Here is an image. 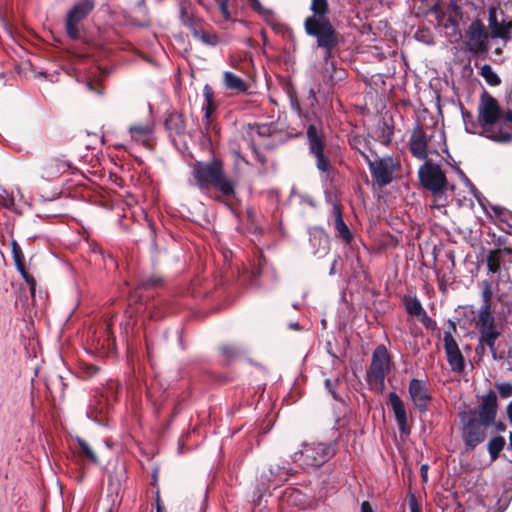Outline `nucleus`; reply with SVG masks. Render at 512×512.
I'll return each mask as SVG.
<instances>
[{"mask_svg":"<svg viewBox=\"0 0 512 512\" xmlns=\"http://www.w3.org/2000/svg\"><path fill=\"white\" fill-rule=\"evenodd\" d=\"M488 23L490 31H493V29L496 28V26L499 24V21L497 19V8L490 7L488 10Z\"/></svg>","mask_w":512,"mask_h":512,"instance_id":"obj_34","label":"nucleus"},{"mask_svg":"<svg viewBox=\"0 0 512 512\" xmlns=\"http://www.w3.org/2000/svg\"><path fill=\"white\" fill-rule=\"evenodd\" d=\"M481 289H482V305L491 306V301H492V297H493L492 282L489 280L482 281Z\"/></svg>","mask_w":512,"mask_h":512,"instance_id":"obj_30","label":"nucleus"},{"mask_svg":"<svg viewBox=\"0 0 512 512\" xmlns=\"http://www.w3.org/2000/svg\"><path fill=\"white\" fill-rule=\"evenodd\" d=\"M391 360L389 353L384 345L375 348L372 354L370 368L367 371V380L375 389L382 391L384 381L390 371Z\"/></svg>","mask_w":512,"mask_h":512,"instance_id":"obj_4","label":"nucleus"},{"mask_svg":"<svg viewBox=\"0 0 512 512\" xmlns=\"http://www.w3.org/2000/svg\"><path fill=\"white\" fill-rule=\"evenodd\" d=\"M505 444H506V441H505L504 437H502V436H496L488 442L487 448H488V452L490 454L492 461H494L498 458V456H499L500 452L503 450Z\"/></svg>","mask_w":512,"mask_h":512,"instance_id":"obj_28","label":"nucleus"},{"mask_svg":"<svg viewBox=\"0 0 512 512\" xmlns=\"http://www.w3.org/2000/svg\"><path fill=\"white\" fill-rule=\"evenodd\" d=\"M466 131L474 133V131L471 129V127L468 125L467 122H465Z\"/></svg>","mask_w":512,"mask_h":512,"instance_id":"obj_51","label":"nucleus"},{"mask_svg":"<svg viewBox=\"0 0 512 512\" xmlns=\"http://www.w3.org/2000/svg\"><path fill=\"white\" fill-rule=\"evenodd\" d=\"M480 75L484 78V80L486 81V83L489 85V86H492V87H495V86H499L501 84V79L500 77L498 76V74L493 70V68L491 67V65L489 64H484L481 68H480Z\"/></svg>","mask_w":512,"mask_h":512,"instance_id":"obj_27","label":"nucleus"},{"mask_svg":"<svg viewBox=\"0 0 512 512\" xmlns=\"http://www.w3.org/2000/svg\"><path fill=\"white\" fill-rule=\"evenodd\" d=\"M221 350L227 357H232L235 354V349L232 346H223Z\"/></svg>","mask_w":512,"mask_h":512,"instance_id":"obj_39","label":"nucleus"},{"mask_svg":"<svg viewBox=\"0 0 512 512\" xmlns=\"http://www.w3.org/2000/svg\"><path fill=\"white\" fill-rule=\"evenodd\" d=\"M488 271L498 273L503 261L502 252L500 250H490L486 256Z\"/></svg>","mask_w":512,"mask_h":512,"instance_id":"obj_26","label":"nucleus"},{"mask_svg":"<svg viewBox=\"0 0 512 512\" xmlns=\"http://www.w3.org/2000/svg\"><path fill=\"white\" fill-rule=\"evenodd\" d=\"M333 213L335 217L334 228L337 231L338 236L342 238L345 243L349 244L352 241L353 236L342 218V213L338 205H334Z\"/></svg>","mask_w":512,"mask_h":512,"instance_id":"obj_21","label":"nucleus"},{"mask_svg":"<svg viewBox=\"0 0 512 512\" xmlns=\"http://www.w3.org/2000/svg\"><path fill=\"white\" fill-rule=\"evenodd\" d=\"M335 265H336V260L333 262V264H332V266H331L330 274H333V273H334Z\"/></svg>","mask_w":512,"mask_h":512,"instance_id":"obj_52","label":"nucleus"},{"mask_svg":"<svg viewBox=\"0 0 512 512\" xmlns=\"http://www.w3.org/2000/svg\"><path fill=\"white\" fill-rule=\"evenodd\" d=\"M459 176L466 182V184L471 188V190H475L474 186L469 182L467 177L464 175V173L461 170H457Z\"/></svg>","mask_w":512,"mask_h":512,"instance_id":"obj_45","label":"nucleus"},{"mask_svg":"<svg viewBox=\"0 0 512 512\" xmlns=\"http://www.w3.org/2000/svg\"><path fill=\"white\" fill-rule=\"evenodd\" d=\"M191 31L193 33V36L197 40L201 41L202 43L207 44V45H216L217 44L216 35L203 31L200 28V24H198L196 27H194Z\"/></svg>","mask_w":512,"mask_h":512,"instance_id":"obj_29","label":"nucleus"},{"mask_svg":"<svg viewBox=\"0 0 512 512\" xmlns=\"http://www.w3.org/2000/svg\"><path fill=\"white\" fill-rule=\"evenodd\" d=\"M407 312L416 317L422 316L423 323L426 321H430V318L427 317L425 310L423 309L420 301L417 298H409L405 303Z\"/></svg>","mask_w":512,"mask_h":512,"instance_id":"obj_24","label":"nucleus"},{"mask_svg":"<svg viewBox=\"0 0 512 512\" xmlns=\"http://www.w3.org/2000/svg\"><path fill=\"white\" fill-rule=\"evenodd\" d=\"M419 178L422 185L430 190L435 198H441L444 190L448 188L445 173L439 165L426 161L419 168Z\"/></svg>","mask_w":512,"mask_h":512,"instance_id":"obj_7","label":"nucleus"},{"mask_svg":"<svg viewBox=\"0 0 512 512\" xmlns=\"http://www.w3.org/2000/svg\"><path fill=\"white\" fill-rule=\"evenodd\" d=\"M218 3L219 10L226 21L231 20V13L229 11L230 0H215Z\"/></svg>","mask_w":512,"mask_h":512,"instance_id":"obj_33","label":"nucleus"},{"mask_svg":"<svg viewBox=\"0 0 512 512\" xmlns=\"http://www.w3.org/2000/svg\"><path fill=\"white\" fill-rule=\"evenodd\" d=\"M461 436L465 445L473 449L482 443L487 436L489 424L475 418L474 413H461Z\"/></svg>","mask_w":512,"mask_h":512,"instance_id":"obj_5","label":"nucleus"},{"mask_svg":"<svg viewBox=\"0 0 512 512\" xmlns=\"http://www.w3.org/2000/svg\"><path fill=\"white\" fill-rule=\"evenodd\" d=\"M444 350L447 362L453 372L460 373L465 368L464 357L458 347L456 340L452 335V331L444 332Z\"/></svg>","mask_w":512,"mask_h":512,"instance_id":"obj_14","label":"nucleus"},{"mask_svg":"<svg viewBox=\"0 0 512 512\" xmlns=\"http://www.w3.org/2000/svg\"><path fill=\"white\" fill-rule=\"evenodd\" d=\"M192 175L202 190L213 185L224 195H231L234 192V184L224 175L222 162L218 159L206 163L196 162L192 167Z\"/></svg>","mask_w":512,"mask_h":512,"instance_id":"obj_3","label":"nucleus"},{"mask_svg":"<svg viewBox=\"0 0 512 512\" xmlns=\"http://www.w3.org/2000/svg\"><path fill=\"white\" fill-rule=\"evenodd\" d=\"M101 413L102 409L98 411L96 408H90V410L87 412V416L97 423H103V418L99 417V414Z\"/></svg>","mask_w":512,"mask_h":512,"instance_id":"obj_35","label":"nucleus"},{"mask_svg":"<svg viewBox=\"0 0 512 512\" xmlns=\"http://www.w3.org/2000/svg\"><path fill=\"white\" fill-rule=\"evenodd\" d=\"M3 205L7 208V209H11V210H15V204H14V199L11 198V197H8V198H4L3 199Z\"/></svg>","mask_w":512,"mask_h":512,"instance_id":"obj_40","label":"nucleus"},{"mask_svg":"<svg viewBox=\"0 0 512 512\" xmlns=\"http://www.w3.org/2000/svg\"><path fill=\"white\" fill-rule=\"evenodd\" d=\"M493 425L498 432H504L506 430V425L503 422H494Z\"/></svg>","mask_w":512,"mask_h":512,"instance_id":"obj_44","label":"nucleus"},{"mask_svg":"<svg viewBox=\"0 0 512 512\" xmlns=\"http://www.w3.org/2000/svg\"><path fill=\"white\" fill-rule=\"evenodd\" d=\"M154 130V124L151 120L144 123L134 124L129 127L131 138L137 142H144L150 138Z\"/></svg>","mask_w":512,"mask_h":512,"instance_id":"obj_19","label":"nucleus"},{"mask_svg":"<svg viewBox=\"0 0 512 512\" xmlns=\"http://www.w3.org/2000/svg\"><path fill=\"white\" fill-rule=\"evenodd\" d=\"M390 405L395 414L396 422L398 424L399 430L402 433L407 432V413L405 406L400 399V397L395 392H390L388 395Z\"/></svg>","mask_w":512,"mask_h":512,"instance_id":"obj_17","label":"nucleus"},{"mask_svg":"<svg viewBox=\"0 0 512 512\" xmlns=\"http://www.w3.org/2000/svg\"><path fill=\"white\" fill-rule=\"evenodd\" d=\"M495 387L502 398H509L512 396V383L500 382L496 383Z\"/></svg>","mask_w":512,"mask_h":512,"instance_id":"obj_32","label":"nucleus"},{"mask_svg":"<svg viewBox=\"0 0 512 512\" xmlns=\"http://www.w3.org/2000/svg\"><path fill=\"white\" fill-rule=\"evenodd\" d=\"M409 144L410 151L414 157L420 160H425L427 158L428 137L422 128L416 127L413 130Z\"/></svg>","mask_w":512,"mask_h":512,"instance_id":"obj_16","label":"nucleus"},{"mask_svg":"<svg viewBox=\"0 0 512 512\" xmlns=\"http://www.w3.org/2000/svg\"><path fill=\"white\" fill-rule=\"evenodd\" d=\"M451 329H452L453 332H455L456 331L455 325H451Z\"/></svg>","mask_w":512,"mask_h":512,"instance_id":"obj_56","label":"nucleus"},{"mask_svg":"<svg viewBox=\"0 0 512 512\" xmlns=\"http://www.w3.org/2000/svg\"><path fill=\"white\" fill-rule=\"evenodd\" d=\"M93 7L94 3L92 0H83L75 4L68 12L65 22V30L71 39L77 40L81 37V22L92 11Z\"/></svg>","mask_w":512,"mask_h":512,"instance_id":"obj_11","label":"nucleus"},{"mask_svg":"<svg viewBox=\"0 0 512 512\" xmlns=\"http://www.w3.org/2000/svg\"><path fill=\"white\" fill-rule=\"evenodd\" d=\"M502 120V111L498 101L489 93L483 92L478 105V121L482 127L481 134L500 143L512 141V133L503 129H496Z\"/></svg>","mask_w":512,"mask_h":512,"instance_id":"obj_2","label":"nucleus"},{"mask_svg":"<svg viewBox=\"0 0 512 512\" xmlns=\"http://www.w3.org/2000/svg\"><path fill=\"white\" fill-rule=\"evenodd\" d=\"M361 512H374L370 503L367 501L362 502L361 504Z\"/></svg>","mask_w":512,"mask_h":512,"instance_id":"obj_42","label":"nucleus"},{"mask_svg":"<svg viewBox=\"0 0 512 512\" xmlns=\"http://www.w3.org/2000/svg\"><path fill=\"white\" fill-rule=\"evenodd\" d=\"M157 512H161V510H160V507H159V506H158V510H157Z\"/></svg>","mask_w":512,"mask_h":512,"instance_id":"obj_60","label":"nucleus"},{"mask_svg":"<svg viewBox=\"0 0 512 512\" xmlns=\"http://www.w3.org/2000/svg\"><path fill=\"white\" fill-rule=\"evenodd\" d=\"M337 383H338V380L332 381L330 379H327L325 381L326 388L329 390V392L332 394L333 398L336 399V400L339 399L337 394H336V392H335V386H336Z\"/></svg>","mask_w":512,"mask_h":512,"instance_id":"obj_36","label":"nucleus"},{"mask_svg":"<svg viewBox=\"0 0 512 512\" xmlns=\"http://www.w3.org/2000/svg\"><path fill=\"white\" fill-rule=\"evenodd\" d=\"M511 30L512 22L502 20L501 22H499L496 28L493 29V31H490V37L492 39H502L504 41V44H506L510 38Z\"/></svg>","mask_w":512,"mask_h":512,"instance_id":"obj_23","label":"nucleus"},{"mask_svg":"<svg viewBox=\"0 0 512 512\" xmlns=\"http://www.w3.org/2000/svg\"><path fill=\"white\" fill-rule=\"evenodd\" d=\"M330 66H331V68H332L333 70H336V69H335V65H334V63H330ZM335 72L337 73V71H335Z\"/></svg>","mask_w":512,"mask_h":512,"instance_id":"obj_54","label":"nucleus"},{"mask_svg":"<svg viewBox=\"0 0 512 512\" xmlns=\"http://www.w3.org/2000/svg\"><path fill=\"white\" fill-rule=\"evenodd\" d=\"M297 326H298L297 323L291 325V327H297Z\"/></svg>","mask_w":512,"mask_h":512,"instance_id":"obj_58","label":"nucleus"},{"mask_svg":"<svg viewBox=\"0 0 512 512\" xmlns=\"http://www.w3.org/2000/svg\"><path fill=\"white\" fill-rule=\"evenodd\" d=\"M252 7L256 10L260 8V3L258 0H251Z\"/></svg>","mask_w":512,"mask_h":512,"instance_id":"obj_47","label":"nucleus"},{"mask_svg":"<svg viewBox=\"0 0 512 512\" xmlns=\"http://www.w3.org/2000/svg\"><path fill=\"white\" fill-rule=\"evenodd\" d=\"M181 449H182V444H181V442H179V450H181Z\"/></svg>","mask_w":512,"mask_h":512,"instance_id":"obj_59","label":"nucleus"},{"mask_svg":"<svg viewBox=\"0 0 512 512\" xmlns=\"http://www.w3.org/2000/svg\"><path fill=\"white\" fill-rule=\"evenodd\" d=\"M497 54L501 53V50L500 49H496L495 51Z\"/></svg>","mask_w":512,"mask_h":512,"instance_id":"obj_57","label":"nucleus"},{"mask_svg":"<svg viewBox=\"0 0 512 512\" xmlns=\"http://www.w3.org/2000/svg\"><path fill=\"white\" fill-rule=\"evenodd\" d=\"M203 95H204L203 110L205 111L204 118L208 123L210 121V117H211L212 113L216 109V104L214 102V92L210 85L206 84L204 86Z\"/></svg>","mask_w":512,"mask_h":512,"instance_id":"obj_22","label":"nucleus"},{"mask_svg":"<svg viewBox=\"0 0 512 512\" xmlns=\"http://www.w3.org/2000/svg\"><path fill=\"white\" fill-rule=\"evenodd\" d=\"M409 509L410 512H421L420 506L413 495L409 499Z\"/></svg>","mask_w":512,"mask_h":512,"instance_id":"obj_37","label":"nucleus"},{"mask_svg":"<svg viewBox=\"0 0 512 512\" xmlns=\"http://www.w3.org/2000/svg\"><path fill=\"white\" fill-rule=\"evenodd\" d=\"M77 441H78V444H79L83 454L93 463H97L98 458H97L96 454L94 453V451L92 450V448L89 446V444L80 438H78Z\"/></svg>","mask_w":512,"mask_h":512,"instance_id":"obj_31","label":"nucleus"},{"mask_svg":"<svg viewBox=\"0 0 512 512\" xmlns=\"http://www.w3.org/2000/svg\"><path fill=\"white\" fill-rule=\"evenodd\" d=\"M334 452V447L330 443L305 444L300 452L295 453L294 460L302 459V465L317 468L327 462Z\"/></svg>","mask_w":512,"mask_h":512,"instance_id":"obj_6","label":"nucleus"},{"mask_svg":"<svg viewBox=\"0 0 512 512\" xmlns=\"http://www.w3.org/2000/svg\"><path fill=\"white\" fill-rule=\"evenodd\" d=\"M409 395L414 406L420 411L427 410L430 395L427 390L426 383L419 379H412L409 383Z\"/></svg>","mask_w":512,"mask_h":512,"instance_id":"obj_15","label":"nucleus"},{"mask_svg":"<svg viewBox=\"0 0 512 512\" xmlns=\"http://www.w3.org/2000/svg\"><path fill=\"white\" fill-rule=\"evenodd\" d=\"M310 10L312 15L304 21L305 31L308 35L317 39L319 47L328 51L327 60L331 50L337 45L335 30L327 17L329 12L328 1L311 0Z\"/></svg>","mask_w":512,"mask_h":512,"instance_id":"obj_1","label":"nucleus"},{"mask_svg":"<svg viewBox=\"0 0 512 512\" xmlns=\"http://www.w3.org/2000/svg\"><path fill=\"white\" fill-rule=\"evenodd\" d=\"M307 138L310 152L315 156L317 160V168L322 172L328 171L329 161L324 155V142L320 131L315 125H310L307 128Z\"/></svg>","mask_w":512,"mask_h":512,"instance_id":"obj_13","label":"nucleus"},{"mask_svg":"<svg viewBox=\"0 0 512 512\" xmlns=\"http://www.w3.org/2000/svg\"><path fill=\"white\" fill-rule=\"evenodd\" d=\"M272 131V127L267 124L260 125L257 129L259 135L266 136L269 135Z\"/></svg>","mask_w":512,"mask_h":512,"instance_id":"obj_38","label":"nucleus"},{"mask_svg":"<svg viewBox=\"0 0 512 512\" xmlns=\"http://www.w3.org/2000/svg\"><path fill=\"white\" fill-rule=\"evenodd\" d=\"M180 19L183 25L188 27L190 30H192L194 27H196L199 24V21L194 18L191 10L190 5L186 2H182L180 6Z\"/></svg>","mask_w":512,"mask_h":512,"instance_id":"obj_25","label":"nucleus"},{"mask_svg":"<svg viewBox=\"0 0 512 512\" xmlns=\"http://www.w3.org/2000/svg\"><path fill=\"white\" fill-rule=\"evenodd\" d=\"M502 119L504 120V122L512 123V112L507 111L505 114H502Z\"/></svg>","mask_w":512,"mask_h":512,"instance_id":"obj_46","label":"nucleus"},{"mask_svg":"<svg viewBox=\"0 0 512 512\" xmlns=\"http://www.w3.org/2000/svg\"><path fill=\"white\" fill-rule=\"evenodd\" d=\"M339 73H340V75H339L337 78H338V79H341L342 74H344V72H343V71H340Z\"/></svg>","mask_w":512,"mask_h":512,"instance_id":"obj_55","label":"nucleus"},{"mask_svg":"<svg viewBox=\"0 0 512 512\" xmlns=\"http://www.w3.org/2000/svg\"><path fill=\"white\" fill-rule=\"evenodd\" d=\"M157 283H158V280H148V281H146V282H143V283H142V285H143V286H147V285H150V284H151V285H155V284H157Z\"/></svg>","mask_w":512,"mask_h":512,"instance_id":"obj_48","label":"nucleus"},{"mask_svg":"<svg viewBox=\"0 0 512 512\" xmlns=\"http://www.w3.org/2000/svg\"><path fill=\"white\" fill-rule=\"evenodd\" d=\"M497 410V395L491 390L480 398V404L476 410L465 411V413H474L476 419H480L491 426L496 420Z\"/></svg>","mask_w":512,"mask_h":512,"instance_id":"obj_12","label":"nucleus"},{"mask_svg":"<svg viewBox=\"0 0 512 512\" xmlns=\"http://www.w3.org/2000/svg\"><path fill=\"white\" fill-rule=\"evenodd\" d=\"M478 506H479V508H480V511H479V512H482V511H484V510H485V506H484L481 502L479 503V505H478Z\"/></svg>","mask_w":512,"mask_h":512,"instance_id":"obj_53","label":"nucleus"},{"mask_svg":"<svg viewBox=\"0 0 512 512\" xmlns=\"http://www.w3.org/2000/svg\"><path fill=\"white\" fill-rule=\"evenodd\" d=\"M506 413L510 424L512 425V401L506 407Z\"/></svg>","mask_w":512,"mask_h":512,"instance_id":"obj_43","label":"nucleus"},{"mask_svg":"<svg viewBox=\"0 0 512 512\" xmlns=\"http://www.w3.org/2000/svg\"><path fill=\"white\" fill-rule=\"evenodd\" d=\"M371 175L375 182L380 186H386L392 182L394 173L399 167V164L392 157H378L375 156L373 159L365 156Z\"/></svg>","mask_w":512,"mask_h":512,"instance_id":"obj_9","label":"nucleus"},{"mask_svg":"<svg viewBox=\"0 0 512 512\" xmlns=\"http://www.w3.org/2000/svg\"><path fill=\"white\" fill-rule=\"evenodd\" d=\"M477 326L480 332V344L489 347L495 355V342L499 332L495 329L491 306L481 305L478 312Z\"/></svg>","mask_w":512,"mask_h":512,"instance_id":"obj_10","label":"nucleus"},{"mask_svg":"<svg viewBox=\"0 0 512 512\" xmlns=\"http://www.w3.org/2000/svg\"><path fill=\"white\" fill-rule=\"evenodd\" d=\"M12 253H13V258H14V262H15V266H16L17 270L20 272L22 277L28 283L31 293L34 294L36 281L32 276H30L26 272L24 263H23L24 256H23L22 250H21L20 246L15 241L12 242Z\"/></svg>","mask_w":512,"mask_h":512,"instance_id":"obj_18","label":"nucleus"},{"mask_svg":"<svg viewBox=\"0 0 512 512\" xmlns=\"http://www.w3.org/2000/svg\"><path fill=\"white\" fill-rule=\"evenodd\" d=\"M321 240H324V242L327 244L328 243V237L326 235H320V241Z\"/></svg>","mask_w":512,"mask_h":512,"instance_id":"obj_49","label":"nucleus"},{"mask_svg":"<svg viewBox=\"0 0 512 512\" xmlns=\"http://www.w3.org/2000/svg\"><path fill=\"white\" fill-rule=\"evenodd\" d=\"M490 33L480 20H474L465 32V46L473 55L485 54L489 50Z\"/></svg>","mask_w":512,"mask_h":512,"instance_id":"obj_8","label":"nucleus"},{"mask_svg":"<svg viewBox=\"0 0 512 512\" xmlns=\"http://www.w3.org/2000/svg\"><path fill=\"white\" fill-rule=\"evenodd\" d=\"M223 84L227 90H231L235 93H245L249 89L248 83L231 71H225L223 73Z\"/></svg>","mask_w":512,"mask_h":512,"instance_id":"obj_20","label":"nucleus"},{"mask_svg":"<svg viewBox=\"0 0 512 512\" xmlns=\"http://www.w3.org/2000/svg\"><path fill=\"white\" fill-rule=\"evenodd\" d=\"M421 477L424 481H427L428 478V466L426 464H423L420 468Z\"/></svg>","mask_w":512,"mask_h":512,"instance_id":"obj_41","label":"nucleus"},{"mask_svg":"<svg viewBox=\"0 0 512 512\" xmlns=\"http://www.w3.org/2000/svg\"><path fill=\"white\" fill-rule=\"evenodd\" d=\"M508 447L512 451V432H510V435H509V446Z\"/></svg>","mask_w":512,"mask_h":512,"instance_id":"obj_50","label":"nucleus"}]
</instances>
